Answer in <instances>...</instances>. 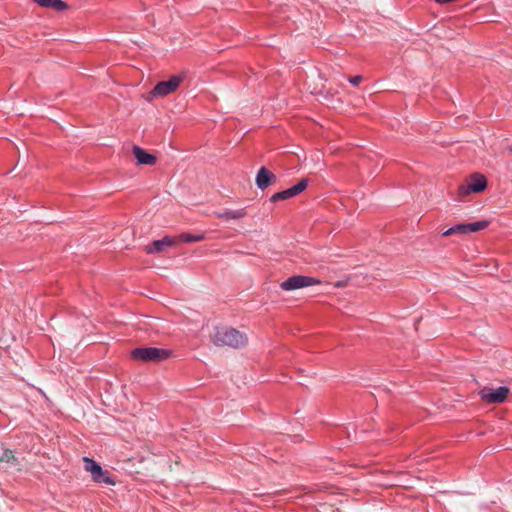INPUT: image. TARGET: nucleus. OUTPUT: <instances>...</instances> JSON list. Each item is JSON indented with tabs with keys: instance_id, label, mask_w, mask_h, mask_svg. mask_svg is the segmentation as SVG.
<instances>
[{
	"instance_id": "39448f33",
	"label": "nucleus",
	"mask_w": 512,
	"mask_h": 512,
	"mask_svg": "<svg viewBox=\"0 0 512 512\" xmlns=\"http://www.w3.org/2000/svg\"><path fill=\"white\" fill-rule=\"evenodd\" d=\"M317 284H320V280L316 278L303 275H295L283 281L280 284V287L285 291H291Z\"/></svg>"
},
{
	"instance_id": "2eb2a0df",
	"label": "nucleus",
	"mask_w": 512,
	"mask_h": 512,
	"mask_svg": "<svg viewBox=\"0 0 512 512\" xmlns=\"http://www.w3.org/2000/svg\"><path fill=\"white\" fill-rule=\"evenodd\" d=\"M178 239V243L179 242H187V243H190V242H199V241H202L204 239V235L203 234H198V235H192V234H187V233H184V234H181L179 235L178 237H176Z\"/></svg>"
},
{
	"instance_id": "f3484780",
	"label": "nucleus",
	"mask_w": 512,
	"mask_h": 512,
	"mask_svg": "<svg viewBox=\"0 0 512 512\" xmlns=\"http://www.w3.org/2000/svg\"><path fill=\"white\" fill-rule=\"evenodd\" d=\"M2 462L18 464L17 458L15 457L13 451L10 449H5L0 455V463Z\"/></svg>"
},
{
	"instance_id": "20e7f679",
	"label": "nucleus",
	"mask_w": 512,
	"mask_h": 512,
	"mask_svg": "<svg viewBox=\"0 0 512 512\" xmlns=\"http://www.w3.org/2000/svg\"><path fill=\"white\" fill-rule=\"evenodd\" d=\"M183 79L184 75H173L167 81L159 82L151 91V95L153 97H165L175 92Z\"/></svg>"
},
{
	"instance_id": "0eeeda50",
	"label": "nucleus",
	"mask_w": 512,
	"mask_h": 512,
	"mask_svg": "<svg viewBox=\"0 0 512 512\" xmlns=\"http://www.w3.org/2000/svg\"><path fill=\"white\" fill-rule=\"evenodd\" d=\"M307 186H308V180L302 179L298 184L294 185L293 187L273 194L270 198V201L276 202L279 200H286V199L292 198V197L300 194L302 191H304L307 188Z\"/></svg>"
},
{
	"instance_id": "7ed1b4c3",
	"label": "nucleus",
	"mask_w": 512,
	"mask_h": 512,
	"mask_svg": "<svg viewBox=\"0 0 512 512\" xmlns=\"http://www.w3.org/2000/svg\"><path fill=\"white\" fill-rule=\"evenodd\" d=\"M131 356L135 360L144 362H157L167 359L170 356V352L165 349L154 347H142L134 349L131 352Z\"/></svg>"
},
{
	"instance_id": "9b49d317",
	"label": "nucleus",
	"mask_w": 512,
	"mask_h": 512,
	"mask_svg": "<svg viewBox=\"0 0 512 512\" xmlns=\"http://www.w3.org/2000/svg\"><path fill=\"white\" fill-rule=\"evenodd\" d=\"M216 217L224 219V220H238L244 218L247 215V211L245 208H240L236 210H224L221 212H215Z\"/></svg>"
},
{
	"instance_id": "6ab92c4d",
	"label": "nucleus",
	"mask_w": 512,
	"mask_h": 512,
	"mask_svg": "<svg viewBox=\"0 0 512 512\" xmlns=\"http://www.w3.org/2000/svg\"><path fill=\"white\" fill-rule=\"evenodd\" d=\"M362 81V76L360 75H357V76H353V77H350L349 78V82L352 84V85H358L360 84Z\"/></svg>"
},
{
	"instance_id": "9d476101",
	"label": "nucleus",
	"mask_w": 512,
	"mask_h": 512,
	"mask_svg": "<svg viewBox=\"0 0 512 512\" xmlns=\"http://www.w3.org/2000/svg\"><path fill=\"white\" fill-rule=\"evenodd\" d=\"M276 182V176L267 168L261 167L256 175V185L259 189H265L270 184Z\"/></svg>"
},
{
	"instance_id": "a211bd4d",
	"label": "nucleus",
	"mask_w": 512,
	"mask_h": 512,
	"mask_svg": "<svg viewBox=\"0 0 512 512\" xmlns=\"http://www.w3.org/2000/svg\"><path fill=\"white\" fill-rule=\"evenodd\" d=\"M458 192L461 197H464V196L469 195L472 192V188L469 184L462 185L459 187Z\"/></svg>"
},
{
	"instance_id": "aec40b11",
	"label": "nucleus",
	"mask_w": 512,
	"mask_h": 512,
	"mask_svg": "<svg viewBox=\"0 0 512 512\" xmlns=\"http://www.w3.org/2000/svg\"><path fill=\"white\" fill-rule=\"evenodd\" d=\"M335 287H345L346 286V282H343V281H338L334 284Z\"/></svg>"
},
{
	"instance_id": "6e6552de",
	"label": "nucleus",
	"mask_w": 512,
	"mask_h": 512,
	"mask_svg": "<svg viewBox=\"0 0 512 512\" xmlns=\"http://www.w3.org/2000/svg\"><path fill=\"white\" fill-rule=\"evenodd\" d=\"M178 244V239L170 236H165L160 240L152 242L151 245L145 247V251L148 254L163 252L166 248L172 247Z\"/></svg>"
},
{
	"instance_id": "423d86ee",
	"label": "nucleus",
	"mask_w": 512,
	"mask_h": 512,
	"mask_svg": "<svg viewBox=\"0 0 512 512\" xmlns=\"http://www.w3.org/2000/svg\"><path fill=\"white\" fill-rule=\"evenodd\" d=\"M510 390L508 387H499L497 389H492L488 387H484L480 390L479 395L483 401L489 404H499L503 403Z\"/></svg>"
},
{
	"instance_id": "ddd939ff",
	"label": "nucleus",
	"mask_w": 512,
	"mask_h": 512,
	"mask_svg": "<svg viewBox=\"0 0 512 512\" xmlns=\"http://www.w3.org/2000/svg\"><path fill=\"white\" fill-rule=\"evenodd\" d=\"M468 184L471 186L472 192L479 193V192H482L486 188L487 182L483 175L474 174L471 177Z\"/></svg>"
},
{
	"instance_id": "dca6fc26",
	"label": "nucleus",
	"mask_w": 512,
	"mask_h": 512,
	"mask_svg": "<svg viewBox=\"0 0 512 512\" xmlns=\"http://www.w3.org/2000/svg\"><path fill=\"white\" fill-rule=\"evenodd\" d=\"M453 234H467V225L458 224L454 227H451L443 233V236L447 237Z\"/></svg>"
},
{
	"instance_id": "412c9836",
	"label": "nucleus",
	"mask_w": 512,
	"mask_h": 512,
	"mask_svg": "<svg viewBox=\"0 0 512 512\" xmlns=\"http://www.w3.org/2000/svg\"><path fill=\"white\" fill-rule=\"evenodd\" d=\"M509 151L512 153V147L509 148Z\"/></svg>"
},
{
	"instance_id": "f03ea898",
	"label": "nucleus",
	"mask_w": 512,
	"mask_h": 512,
	"mask_svg": "<svg viewBox=\"0 0 512 512\" xmlns=\"http://www.w3.org/2000/svg\"><path fill=\"white\" fill-rule=\"evenodd\" d=\"M84 470L90 473L92 480L95 483H104L106 485L114 486L116 481L111 477L107 470H103L102 467L89 457L83 458Z\"/></svg>"
},
{
	"instance_id": "f257e3e1",
	"label": "nucleus",
	"mask_w": 512,
	"mask_h": 512,
	"mask_svg": "<svg viewBox=\"0 0 512 512\" xmlns=\"http://www.w3.org/2000/svg\"><path fill=\"white\" fill-rule=\"evenodd\" d=\"M210 339L218 347L228 346L235 349L242 348L248 343V337L244 333L227 326L214 327Z\"/></svg>"
},
{
	"instance_id": "f8f14e48",
	"label": "nucleus",
	"mask_w": 512,
	"mask_h": 512,
	"mask_svg": "<svg viewBox=\"0 0 512 512\" xmlns=\"http://www.w3.org/2000/svg\"><path fill=\"white\" fill-rule=\"evenodd\" d=\"M39 6L50 8L55 11H64L68 9V4L62 0H33Z\"/></svg>"
},
{
	"instance_id": "4468645a",
	"label": "nucleus",
	"mask_w": 512,
	"mask_h": 512,
	"mask_svg": "<svg viewBox=\"0 0 512 512\" xmlns=\"http://www.w3.org/2000/svg\"><path fill=\"white\" fill-rule=\"evenodd\" d=\"M467 225V233L478 232L486 229L489 226V221L482 220L474 223H468Z\"/></svg>"
},
{
	"instance_id": "1a4fd4ad",
	"label": "nucleus",
	"mask_w": 512,
	"mask_h": 512,
	"mask_svg": "<svg viewBox=\"0 0 512 512\" xmlns=\"http://www.w3.org/2000/svg\"><path fill=\"white\" fill-rule=\"evenodd\" d=\"M132 154L137 160L138 165L153 166L157 162V158L155 155L148 153L146 150L142 149L139 146H133Z\"/></svg>"
}]
</instances>
